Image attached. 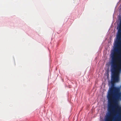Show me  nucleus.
<instances>
[{
    "label": "nucleus",
    "instance_id": "obj_1",
    "mask_svg": "<svg viewBox=\"0 0 121 121\" xmlns=\"http://www.w3.org/2000/svg\"><path fill=\"white\" fill-rule=\"evenodd\" d=\"M119 79H111V86L108 96L110 103L109 112L110 116L115 118V121H121V107L117 103V98H121L120 89L115 86V83L119 81Z\"/></svg>",
    "mask_w": 121,
    "mask_h": 121
},
{
    "label": "nucleus",
    "instance_id": "obj_6",
    "mask_svg": "<svg viewBox=\"0 0 121 121\" xmlns=\"http://www.w3.org/2000/svg\"><path fill=\"white\" fill-rule=\"evenodd\" d=\"M106 120H107V119H106Z\"/></svg>",
    "mask_w": 121,
    "mask_h": 121
},
{
    "label": "nucleus",
    "instance_id": "obj_4",
    "mask_svg": "<svg viewBox=\"0 0 121 121\" xmlns=\"http://www.w3.org/2000/svg\"><path fill=\"white\" fill-rule=\"evenodd\" d=\"M104 109H105V107H104V106H105V105H104Z\"/></svg>",
    "mask_w": 121,
    "mask_h": 121
},
{
    "label": "nucleus",
    "instance_id": "obj_3",
    "mask_svg": "<svg viewBox=\"0 0 121 121\" xmlns=\"http://www.w3.org/2000/svg\"><path fill=\"white\" fill-rule=\"evenodd\" d=\"M101 121H106V115L102 113L100 115Z\"/></svg>",
    "mask_w": 121,
    "mask_h": 121
},
{
    "label": "nucleus",
    "instance_id": "obj_2",
    "mask_svg": "<svg viewBox=\"0 0 121 121\" xmlns=\"http://www.w3.org/2000/svg\"><path fill=\"white\" fill-rule=\"evenodd\" d=\"M116 56L112 58V69L114 73L121 71V47L115 49Z\"/></svg>",
    "mask_w": 121,
    "mask_h": 121
},
{
    "label": "nucleus",
    "instance_id": "obj_5",
    "mask_svg": "<svg viewBox=\"0 0 121 121\" xmlns=\"http://www.w3.org/2000/svg\"><path fill=\"white\" fill-rule=\"evenodd\" d=\"M105 54V52H104V54Z\"/></svg>",
    "mask_w": 121,
    "mask_h": 121
}]
</instances>
